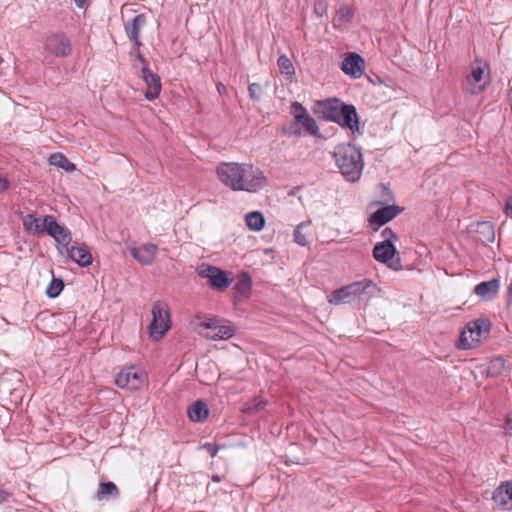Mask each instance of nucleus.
Wrapping results in <instances>:
<instances>
[{"instance_id":"nucleus-19","label":"nucleus","mask_w":512,"mask_h":512,"mask_svg":"<svg viewBox=\"0 0 512 512\" xmlns=\"http://www.w3.org/2000/svg\"><path fill=\"white\" fill-rule=\"evenodd\" d=\"M500 289V281L498 278H493L489 281H483L474 287V293L484 301L494 299Z\"/></svg>"},{"instance_id":"nucleus-10","label":"nucleus","mask_w":512,"mask_h":512,"mask_svg":"<svg viewBox=\"0 0 512 512\" xmlns=\"http://www.w3.org/2000/svg\"><path fill=\"white\" fill-rule=\"evenodd\" d=\"M197 272L201 278L208 279L214 290L223 291L230 285L228 274L216 266L202 265Z\"/></svg>"},{"instance_id":"nucleus-26","label":"nucleus","mask_w":512,"mask_h":512,"mask_svg":"<svg viewBox=\"0 0 512 512\" xmlns=\"http://www.w3.org/2000/svg\"><path fill=\"white\" fill-rule=\"evenodd\" d=\"M188 417L193 422H203L209 415V409L205 402L198 400L188 408Z\"/></svg>"},{"instance_id":"nucleus-40","label":"nucleus","mask_w":512,"mask_h":512,"mask_svg":"<svg viewBox=\"0 0 512 512\" xmlns=\"http://www.w3.org/2000/svg\"><path fill=\"white\" fill-rule=\"evenodd\" d=\"M504 212L508 217L512 218V195L506 199Z\"/></svg>"},{"instance_id":"nucleus-16","label":"nucleus","mask_w":512,"mask_h":512,"mask_svg":"<svg viewBox=\"0 0 512 512\" xmlns=\"http://www.w3.org/2000/svg\"><path fill=\"white\" fill-rule=\"evenodd\" d=\"M365 62L364 59L356 54L350 53L344 58L341 64L342 71L353 78H359L364 73Z\"/></svg>"},{"instance_id":"nucleus-37","label":"nucleus","mask_w":512,"mask_h":512,"mask_svg":"<svg viewBox=\"0 0 512 512\" xmlns=\"http://www.w3.org/2000/svg\"><path fill=\"white\" fill-rule=\"evenodd\" d=\"M381 236L383 238L382 241H389V243L393 244L398 240V236L389 227L382 230Z\"/></svg>"},{"instance_id":"nucleus-34","label":"nucleus","mask_w":512,"mask_h":512,"mask_svg":"<svg viewBox=\"0 0 512 512\" xmlns=\"http://www.w3.org/2000/svg\"><path fill=\"white\" fill-rule=\"evenodd\" d=\"M64 288V283L61 279L53 278L49 283L46 294L50 298H56Z\"/></svg>"},{"instance_id":"nucleus-3","label":"nucleus","mask_w":512,"mask_h":512,"mask_svg":"<svg viewBox=\"0 0 512 512\" xmlns=\"http://www.w3.org/2000/svg\"><path fill=\"white\" fill-rule=\"evenodd\" d=\"M191 324L197 333L213 340H226L235 333V330L228 321L217 318L200 321V317L197 316Z\"/></svg>"},{"instance_id":"nucleus-47","label":"nucleus","mask_w":512,"mask_h":512,"mask_svg":"<svg viewBox=\"0 0 512 512\" xmlns=\"http://www.w3.org/2000/svg\"><path fill=\"white\" fill-rule=\"evenodd\" d=\"M137 52H139V49H135V44H133V48L130 51V55L136 57Z\"/></svg>"},{"instance_id":"nucleus-7","label":"nucleus","mask_w":512,"mask_h":512,"mask_svg":"<svg viewBox=\"0 0 512 512\" xmlns=\"http://www.w3.org/2000/svg\"><path fill=\"white\" fill-rule=\"evenodd\" d=\"M147 382V376L144 371L134 366L123 368L115 379V384L121 389L139 390Z\"/></svg>"},{"instance_id":"nucleus-15","label":"nucleus","mask_w":512,"mask_h":512,"mask_svg":"<svg viewBox=\"0 0 512 512\" xmlns=\"http://www.w3.org/2000/svg\"><path fill=\"white\" fill-rule=\"evenodd\" d=\"M147 18L145 14H138L132 20L124 24L127 37L133 44L135 49H139L142 45L140 41V30L146 25Z\"/></svg>"},{"instance_id":"nucleus-9","label":"nucleus","mask_w":512,"mask_h":512,"mask_svg":"<svg viewBox=\"0 0 512 512\" xmlns=\"http://www.w3.org/2000/svg\"><path fill=\"white\" fill-rule=\"evenodd\" d=\"M291 113L294 116L295 123L303 127V133L313 136L318 134V126L315 119L310 116L306 108L301 103L293 102L291 104ZM293 133L301 135L302 131L300 129L294 130Z\"/></svg>"},{"instance_id":"nucleus-6","label":"nucleus","mask_w":512,"mask_h":512,"mask_svg":"<svg viewBox=\"0 0 512 512\" xmlns=\"http://www.w3.org/2000/svg\"><path fill=\"white\" fill-rule=\"evenodd\" d=\"M44 50L58 58H67L72 53L70 38L63 31L49 33L43 41Z\"/></svg>"},{"instance_id":"nucleus-49","label":"nucleus","mask_w":512,"mask_h":512,"mask_svg":"<svg viewBox=\"0 0 512 512\" xmlns=\"http://www.w3.org/2000/svg\"><path fill=\"white\" fill-rule=\"evenodd\" d=\"M510 99L512 100V89L510 90Z\"/></svg>"},{"instance_id":"nucleus-41","label":"nucleus","mask_w":512,"mask_h":512,"mask_svg":"<svg viewBox=\"0 0 512 512\" xmlns=\"http://www.w3.org/2000/svg\"><path fill=\"white\" fill-rule=\"evenodd\" d=\"M340 12H341L340 19L349 20L352 17V12H351L350 8H348V7H342Z\"/></svg>"},{"instance_id":"nucleus-11","label":"nucleus","mask_w":512,"mask_h":512,"mask_svg":"<svg viewBox=\"0 0 512 512\" xmlns=\"http://www.w3.org/2000/svg\"><path fill=\"white\" fill-rule=\"evenodd\" d=\"M48 228V235L55 239L59 245L58 249L63 254V250H66L72 241L70 230L67 227L58 224L55 218H49Z\"/></svg>"},{"instance_id":"nucleus-25","label":"nucleus","mask_w":512,"mask_h":512,"mask_svg":"<svg viewBox=\"0 0 512 512\" xmlns=\"http://www.w3.org/2000/svg\"><path fill=\"white\" fill-rule=\"evenodd\" d=\"M65 251L72 261L82 267H87L92 264V255L86 247L71 246Z\"/></svg>"},{"instance_id":"nucleus-52","label":"nucleus","mask_w":512,"mask_h":512,"mask_svg":"<svg viewBox=\"0 0 512 512\" xmlns=\"http://www.w3.org/2000/svg\"><path fill=\"white\" fill-rule=\"evenodd\" d=\"M2 62H3V58L0 56V63H2Z\"/></svg>"},{"instance_id":"nucleus-24","label":"nucleus","mask_w":512,"mask_h":512,"mask_svg":"<svg viewBox=\"0 0 512 512\" xmlns=\"http://www.w3.org/2000/svg\"><path fill=\"white\" fill-rule=\"evenodd\" d=\"M355 292L352 287V284L346 285L340 289L333 291L330 295H328L327 300L330 304L333 305H341L346 303H351L356 300Z\"/></svg>"},{"instance_id":"nucleus-13","label":"nucleus","mask_w":512,"mask_h":512,"mask_svg":"<svg viewBox=\"0 0 512 512\" xmlns=\"http://www.w3.org/2000/svg\"><path fill=\"white\" fill-rule=\"evenodd\" d=\"M486 68V64L472 66L471 73L466 78V89L471 94H479L484 89Z\"/></svg>"},{"instance_id":"nucleus-4","label":"nucleus","mask_w":512,"mask_h":512,"mask_svg":"<svg viewBox=\"0 0 512 512\" xmlns=\"http://www.w3.org/2000/svg\"><path fill=\"white\" fill-rule=\"evenodd\" d=\"M491 323L488 319L479 318L469 322L462 331L458 348L472 349L477 347L489 334Z\"/></svg>"},{"instance_id":"nucleus-32","label":"nucleus","mask_w":512,"mask_h":512,"mask_svg":"<svg viewBox=\"0 0 512 512\" xmlns=\"http://www.w3.org/2000/svg\"><path fill=\"white\" fill-rule=\"evenodd\" d=\"M266 405L267 401L259 397H255L244 404L242 411L247 414H254L264 410Z\"/></svg>"},{"instance_id":"nucleus-2","label":"nucleus","mask_w":512,"mask_h":512,"mask_svg":"<svg viewBox=\"0 0 512 512\" xmlns=\"http://www.w3.org/2000/svg\"><path fill=\"white\" fill-rule=\"evenodd\" d=\"M334 158L337 167L346 181H359L364 167L360 149L351 143H342L335 147Z\"/></svg>"},{"instance_id":"nucleus-29","label":"nucleus","mask_w":512,"mask_h":512,"mask_svg":"<svg viewBox=\"0 0 512 512\" xmlns=\"http://www.w3.org/2000/svg\"><path fill=\"white\" fill-rule=\"evenodd\" d=\"M251 286V277L247 273H242L234 285V290L239 296L247 297L250 294Z\"/></svg>"},{"instance_id":"nucleus-46","label":"nucleus","mask_w":512,"mask_h":512,"mask_svg":"<svg viewBox=\"0 0 512 512\" xmlns=\"http://www.w3.org/2000/svg\"><path fill=\"white\" fill-rule=\"evenodd\" d=\"M78 7H83L87 0H74Z\"/></svg>"},{"instance_id":"nucleus-44","label":"nucleus","mask_w":512,"mask_h":512,"mask_svg":"<svg viewBox=\"0 0 512 512\" xmlns=\"http://www.w3.org/2000/svg\"><path fill=\"white\" fill-rule=\"evenodd\" d=\"M8 180L5 179V178H0V189L1 190H5L6 188H8Z\"/></svg>"},{"instance_id":"nucleus-36","label":"nucleus","mask_w":512,"mask_h":512,"mask_svg":"<svg viewBox=\"0 0 512 512\" xmlns=\"http://www.w3.org/2000/svg\"><path fill=\"white\" fill-rule=\"evenodd\" d=\"M249 97L253 100H259L262 94V87L258 83H252L248 87Z\"/></svg>"},{"instance_id":"nucleus-27","label":"nucleus","mask_w":512,"mask_h":512,"mask_svg":"<svg viewBox=\"0 0 512 512\" xmlns=\"http://www.w3.org/2000/svg\"><path fill=\"white\" fill-rule=\"evenodd\" d=\"M119 494V488L114 482H101L99 484V489L95 495V499L98 501H102L108 498H117Z\"/></svg>"},{"instance_id":"nucleus-14","label":"nucleus","mask_w":512,"mask_h":512,"mask_svg":"<svg viewBox=\"0 0 512 512\" xmlns=\"http://www.w3.org/2000/svg\"><path fill=\"white\" fill-rule=\"evenodd\" d=\"M492 499L499 509L512 511V481L499 485L494 490Z\"/></svg>"},{"instance_id":"nucleus-18","label":"nucleus","mask_w":512,"mask_h":512,"mask_svg":"<svg viewBox=\"0 0 512 512\" xmlns=\"http://www.w3.org/2000/svg\"><path fill=\"white\" fill-rule=\"evenodd\" d=\"M400 212V209L398 206L395 205H389L382 207L378 210H376L369 219V222L371 226L376 225L374 228L377 230L380 226L384 225L385 223L389 222L393 218H395Z\"/></svg>"},{"instance_id":"nucleus-39","label":"nucleus","mask_w":512,"mask_h":512,"mask_svg":"<svg viewBox=\"0 0 512 512\" xmlns=\"http://www.w3.org/2000/svg\"><path fill=\"white\" fill-rule=\"evenodd\" d=\"M504 429H505L506 435L512 437V412L509 413L507 416Z\"/></svg>"},{"instance_id":"nucleus-45","label":"nucleus","mask_w":512,"mask_h":512,"mask_svg":"<svg viewBox=\"0 0 512 512\" xmlns=\"http://www.w3.org/2000/svg\"><path fill=\"white\" fill-rule=\"evenodd\" d=\"M508 297L512 298V278L507 288Z\"/></svg>"},{"instance_id":"nucleus-21","label":"nucleus","mask_w":512,"mask_h":512,"mask_svg":"<svg viewBox=\"0 0 512 512\" xmlns=\"http://www.w3.org/2000/svg\"><path fill=\"white\" fill-rule=\"evenodd\" d=\"M344 105L338 99H328L319 104V109L325 119L338 123Z\"/></svg>"},{"instance_id":"nucleus-17","label":"nucleus","mask_w":512,"mask_h":512,"mask_svg":"<svg viewBox=\"0 0 512 512\" xmlns=\"http://www.w3.org/2000/svg\"><path fill=\"white\" fill-rule=\"evenodd\" d=\"M49 218H55L52 215H46L43 219L37 218L34 214H27L23 217V227L25 231L33 234L47 233L49 231Z\"/></svg>"},{"instance_id":"nucleus-33","label":"nucleus","mask_w":512,"mask_h":512,"mask_svg":"<svg viewBox=\"0 0 512 512\" xmlns=\"http://www.w3.org/2000/svg\"><path fill=\"white\" fill-rule=\"evenodd\" d=\"M277 64L279 67V71L282 75L292 77L295 74V68L293 66V63L286 55L283 54L279 56Z\"/></svg>"},{"instance_id":"nucleus-30","label":"nucleus","mask_w":512,"mask_h":512,"mask_svg":"<svg viewBox=\"0 0 512 512\" xmlns=\"http://www.w3.org/2000/svg\"><path fill=\"white\" fill-rule=\"evenodd\" d=\"M246 225L253 231H260L264 228L265 219L261 212L253 211L245 217Z\"/></svg>"},{"instance_id":"nucleus-31","label":"nucleus","mask_w":512,"mask_h":512,"mask_svg":"<svg viewBox=\"0 0 512 512\" xmlns=\"http://www.w3.org/2000/svg\"><path fill=\"white\" fill-rule=\"evenodd\" d=\"M311 225V220H307L298 224L294 230L293 236L294 241L300 246H307L309 240L307 235L304 233V229Z\"/></svg>"},{"instance_id":"nucleus-50","label":"nucleus","mask_w":512,"mask_h":512,"mask_svg":"<svg viewBox=\"0 0 512 512\" xmlns=\"http://www.w3.org/2000/svg\"><path fill=\"white\" fill-rule=\"evenodd\" d=\"M315 10L317 11H321V8H318L317 6L315 7Z\"/></svg>"},{"instance_id":"nucleus-8","label":"nucleus","mask_w":512,"mask_h":512,"mask_svg":"<svg viewBox=\"0 0 512 512\" xmlns=\"http://www.w3.org/2000/svg\"><path fill=\"white\" fill-rule=\"evenodd\" d=\"M373 257L378 262L386 264L390 269L399 271L402 269L400 257L397 253L395 244L389 241L376 243L373 248Z\"/></svg>"},{"instance_id":"nucleus-42","label":"nucleus","mask_w":512,"mask_h":512,"mask_svg":"<svg viewBox=\"0 0 512 512\" xmlns=\"http://www.w3.org/2000/svg\"><path fill=\"white\" fill-rule=\"evenodd\" d=\"M9 496L10 493L3 489L2 487H0V503L6 501L9 498Z\"/></svg>"},{"instance_id":"nucleus-23","label":"nucleus","mask_w":512,"mask_h":512,"mask_svg":"<svg viewBox=\"0 0 512 512\" xmlns=\"http://www.w3.org/2000/svg\"><path fill=\"white\" fill-rule=\"evenodd\" d=\"M352 284V287L355 292L356 298L365 297L366 299H371L377 295L380 291L379 287L375 282L370 279H363L360 281H355Z\"/></svg>"},{"instance_id":"nucleus-35","label":"nucleus","mask_w":512,"mask_h":512,"mask_svg":"<svg viewBox=\"0 0 512 512\" xmlns=\"http://www.w3.org/2000/svg\"><path fill=\"white\" fill-rule=\"evenodd\" d=\"M504 370V360L502 358H496L489 363L488 375L498 376Z\"/></svg>"},{"instance_id":"nucleus-28","label":"nucleus","mask_w":512,"mask_h":512,"mask_svg":"<svg viewBox=\"0 0 512 512\" xmlns=\"http://www.w3.org/2000/svg\"><path fill=\"white\" fill-rule=\"evenodd\" d=\"M48 162L52 166H56L65 170L66 172H74L76 170V166L72 163L65 155L62 153H54L50 155Z\"/></svg>"},{"instance_id":"nucleus-43","label":"nucleus","mask_w":512,"mask_h":512,"mask_svg":"<svg viewBox=\"0 0 512 512\" xmlns=\"http://www.w3.org/2000/svg\"><path fill=\"white\" fill-rule=\"evenodd\" d=\"M135 58H136L138 61H140V62L143 64V66H148V64H147V62H146V60H145V58L143 57V55H142L140 52H137V53H136V57H135Z\"/></svg>"},{"instance_id":"nucleus-38","label":"nucleus","mask_w":512,"mask_h":512,"mask_svg":"<svg viewBox=\"0 0 512 512\" xmlns=\"http://www.w3.org/2000/svg\"><path fill=\"white\" fill-rule=\"evenodd\" d=\"M201 448L205 449L210 454V456L212 458H214L217 455L218 451H219V447H216V446H214L211 443H206V444L202 445Z\"/></svg>"},{"instance_id":"nucleus-20","label":"nucleus","mask_w":512,"mask_h":512,"mask_svg":"<svg viewBox=\"0 0 512 512\" xmlns=\"http://www.w3.org/2000/svg\"><path fill=\"white\" fill-rule=\"evenodd\" d=\"M157 249L156 245L146 243L139 247H133L130 253L140 264L150 265L155 259Z\"/></svg>"},{"instance_id":"nucleus-48","label":"nucleus","mask_w":512,"mask_h":512,"mask_svg":"<svg viewBox=\"0 0 512 512\" xmlns=\"http://www.w3.org/2000/svg\"><path fill=\"white\" fill-rule=\"evenodd\" d=\"M212 480H213L214 482H220V481H221V477H220L219 475H213V476H212Z\"/></svg>"},{"instance_id":"nucleus-1","label":"nucleus","mask_w":512,"mask_h":512,"mask_svg":"<svg viewBox=\"0 0 512 512\" xmlns=\"http://www.w3.org/2000/svg\"><path fill=\"white\" fill-rule=\"evenodd\" d=\"M216 174L220 182L233 191L256 193L267 184L264 172L249 163L221 162Z\"/></svg>"},{"instance_id":"nucleus-12","label":"nucleus","mask_w":512,"mask_h":512,"mask_svg":"<svg viewBox=\"0 0 512 512\" xmlns=\"http://www.w3.org/2000/svg\"><path fill=\"white\" fill-rule=\"evenodd\" d=\"M141 72L142 79L146 84L145 98L150 101L158 98L162 88L160 77L153 73L148 66H143Z\"/></svg>"},{"instance_id":"nucleus-5","label":"nucleus","mask_w":512,"mask_h":512,"mask_svg":"<svg viewBox=\"0 0 512 512\" xmlns=\"http://www.w3.org/2000/svg\"><path fill=\"white\" fill-rule=\"evenodd\" d=\"M152 321L149 325L150 337L154 340L161 339L171 328V318L168 304L163 300L153 303Z\"/></svg>"},{"instance_id":"nucleus-51","label":"nucleus","mask_w":512,"mask_h":512,"mask_svg":"<svg viewBox=\"0 0 512 512\" xmlns=\"http://www.w3.org/2000/svg\"><path fill=\"white\" fill-rule=\"evenodd\" d=\"M315 10L317 11H321V8H318L317 6L315 7Z\"/></svg>"},{"instance_id":"nucleus-22","label":"nucleus","mask_w":512,"mask_h":512,"mask_svg":"<svg viewBox=\"0 0 512 512\" xmlns=\"http://www.w3.org/2000/svg\"><path fill=\"white\" fill-rule=\"evenodd\" d=\"M337 124L350 129L353 133L358 132L359 119L356 108L353 105L345 104L342 107L340 119Z\"/></svg>"}]
</instances>
